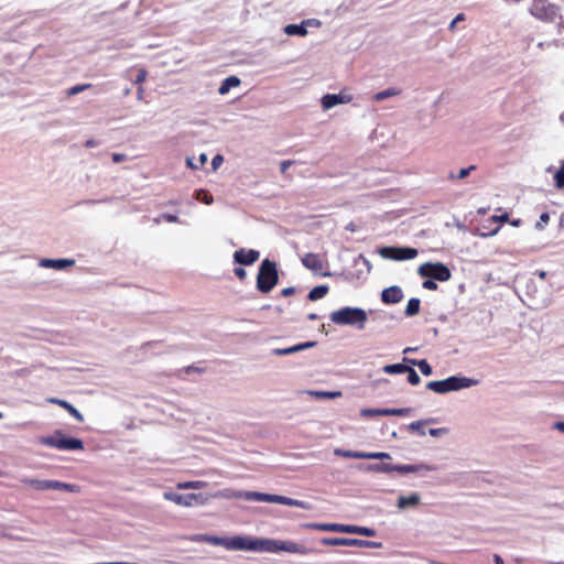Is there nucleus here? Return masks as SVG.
<instances>
[{
    "label": "nucleus",
    "mask_w": 564,
    "mask_h": 564,
    "mask_svg": "<svg viewBox=\"0 0 564 564\" xmlns=\"http://www.w3.org/2000/svg\"><path fill=\"white\" fill-rule=\"evenodd\" d=\"M302 263L305 268L313 270V271H319L323 269V261L319 258L318 254L308 252L304 254L302 258Z\"/></svg>",
    "instance_id": "f3484780"
},
{
    "label": "nucleus",
    "mask_w": 564,
    "mask_h": 564,
    "mask_svg": "<svg viewBox=\"0 0 564 564\" xmlns=\"http://www.w3.org/2000/svg\"><path fill=\"white\" fill-rule=\"evenodd\" d=\"M293 163H294V161H292V160H284V161H282V162L280 163V170H281V173H283V174H284V173L286 172V170H288L291 165H293Z\"/></svg>",
    "instance_id": "de8ad7c7"
},
{
    "label": "nucleus",
    "mask_w": 564,
    "mask_h": 564,
    "mask_svg": "<svg viewBox=\"0 0 564 564\" xmlns=\"http://www.w3.org/2000/svg\"><path fill=\"white\" fill-rule=\"evenodd\" d=\"M240 85V79L236 76H229L223 80L221 85L218 88V93L220 95H226L232 87H237Z\"/></svg>",
    "instance_id": "393cba45"
},
{
    "label": "nucleus",
    "mask_w": 564,
    "mask_h": 564,
    "mask_svg": "<svg viewBox=\"0 0 564 564\" xmlns=\"http://www.w3.org/2000/svg\"><path fill=\"white\" fill-rule=\"evenodd\" d=\"M207 486L206 481L193 480V489H202Z\"/></svg>",
    "instance_id": "5fc2aeb1"
},
{
    "label": "nucleus",
    "mask_w": 564,
    "mask_h": 564,
    "mask_svg": "<svg viewBox=\"0 0 564 564\" xmlns=\"http://www.w3.org/2000/svg\"><path fill=\"white\" fill-rule=\"evenodd\" d=\"M227 550H243L254 552L279 553L286 552L293 554H307L306 546L294 541H280L273 539H252L248 536L227 538Z\"/></svg>",
    "instance_id": "f257e3e1"
},
{
    "label": "nucleus",
    "mask_w": 564,
    "mask_h": 564,
    "mask_svg": "<svg viewBox=\"0 0 564 564\" xmlns=\"http://www.w3.org/2000/svg\"><path fill=\"white\" fill-rule=\"evenodd\" d=\"M163 497L165 500L172 501V502H174L178 506H183V507H193V506H198V505H205L208 500L202 494L181 495V494L167 491V492H164Z\"/></svg>",
    "instance_id": "6e6552de"
},
{
    "label": "nucleus",
    "mask_w": 564,
    "mask_h": 564,
    "mask_svg": "<svg viewBox=\"0 0 564 564\" xmlns=\"http://www.w3.org/2000/svg\"><path fill=\"white\" fill-rule=\"evenodd\" d=\"M409 361L414 365V366H417L420 371L424 375V376H430L432 375V367L430 366V364L425 360V359H422V360H415V359H409Z\"/></svg>",
    "instance_id": "2f4dec72"
},
{
    "label": "nucleus",
    "mask_w": 564,
    "mask_h": 564,
    "mask_svg": "<svg viewBox=\"0 0 564 564\" xmlns=\"http://www.w3.org/2000/svg\"><path fill=\"white\" fill-rule=\"evenodd\" d=\"M432 467L425 465H395V471L400 474L416 473L420 470H432Z\"/></svg>",
    "instance_id": "a878e982"
},
{
    "label": "nucleus",
    "mask_w": 564,
    "mask_h": 564,
    "mask_svg": "<svg viewBox=\"0 0 564 564\" xmlns=\"http://www.w3.org/2000/svg\"><path fill=\"white\" fill-rule=\"evenodd\" d=\"M235 274L239 278V280H245L247 272L243 268L237 267L234 270Z\"/></svg>",
    "instance_id": "3c124183"
},
{
    "label": "nucleus",
    "mask_w": 564,
    "mask_h": 564,
    "mask_svg": "<svg viewBox=\"0 0 564 564\" xmlns=\"http://www.w3.org/2000/svg\"><path fill=\"white\" fill-rule=\"evenodd\" d=\"M193 541L196 542H206L213 545H221L226 547L227 538H220L215 535H208V534H200L193 539Z\"/></svg>",
    "instance_id": "b1692460"
},
{
    "label": "nucleus",
    "mask_w": 564,
    "mask_h": 564,
    "mask_svg": "<svg viewBox=\"0 0 564 564\" xmlns=\"http://www.w3.org/2000/svg\"><path fill=\"white\" fill-rule=\"evenodd\" d=\"M260 257L259 251L254 249H245L240 248L235 251L234 253V260L235 262L243 265H251L253 264Z\"/></svg>",
    "instance_id": "ddd939ff"
},
{
    "label": "nucleus",
    "mask_w": 564,
    "mask_h": 564,
    "mask_svg": "<svg viewBox=\"0 0 564 564\" xmlns=\"http://www.w3.org/2000/svg\"><path fill=\"white\" fill-rule=\"evenodd\" d=\"M46 490H64L68 492H79L80 487L76 484H67L59 480L47 479Z\"/></svg>",
    "instance_id": "dca6fc26"
},
{
    "label": "nucleus",
    "mask_w": 564,
    "mask_h": 564,
    "mask_svg": "<svg viewBox=\"0 0 564 564\" xmlns=\"http://www.w3.org/2000/svg\"><path fill=\"white\" fill-rule=\"evenodd\" d=\"M492 220L495 223H506L509 220V215H508V213H505L500 216L495 215V216H492Z\"/></svg>",
    "instance_id": "8fccbe9b"
},
{
    "label": "nucleus",
    "mask_w": 564,
    "mask_h": 564,
    "mask_svg": "<svg viewBox=\"0 0 564 564\" xmlns=\"http://www.w3.org/2000/svg\"><path fill=\"white\" fill-rule=\"evenodd\" d=\"M420 503V496L416 492L411 494L410 496H400L398 499V507L400 509H405L409 507H415Z\"/></svg>",
    "instance_id": "5701e85b"
},
{
    "label": "nucleus",
    "mask_w": 564,
    "mask_h": 564,
    "mask_svg": "<svg viewBox=\"0 0 564 564\" xmlns=\"http://www.w3.org/2000/svg\"><path fill=\"white\" fill-rule=\"evenodd\" d=\"M554 182L557 188L564 187V161L562 162L560 169L554 174Z\"/></svg>",
    "instance_id": "f704fd0d"
},
{
    "label": "nucleus",
    "mask_w": 564,
    "mask_h": 564,
    "mask_svg": "<svg viewBox=\"0 0 564 564\" xmlns=\"http://www.w3.org/2000/svg\"><path fill=\"white\" fill-rule=\"evenodd\" d=\"M441 432H442V430H441V429H431V430H430V434H431L432 436H437V435H440V434H441Z\"/></svg>",
    "instance_id": "0e129e2a"
},
{
    "label": "nucleus",
    "mask_w": 564,
    "mask_h": 564,
    "mask_svg": "<svg viewBox=\"0 0 564 564\" xmlns=\"http://www.w3.org/2000/svg\"><path fill=\"white\" fill-rule=\"evenodd\" d=\"M48 402L53 403V404H57L61 408L65 409L77 422L82 423L84 421L83 414L66 400L52 398V399H48Z\"/></svg>",
    "instance_id": "2eb2a0df"
},
{
    "label": "nucleus",
    "mask_w": 564,
    "mask_h": 564,
    "mask_svg": "<svg viewBox=\"0 0 564 564\" xmlns=\"http://www.w3.org/2000/svg\"><path fill=\"white\" fill-rule=\"evenodd\" d=\"M402 299H403V292L397 285L387 288L381 293V301L384 304H397V303L401 302Z\"/></svg>",
    "instance_id": "4468645a"
},
{
    "label": "nucleus",
    "mask_w": 564,
    "mask_h": 564,
    "mask_svg": "<svg viewBox=\"0 0 564 564\" xmlns=\"http://www.w3.org/2000/svg\"><path fill=\"white\" fill-rule=\"evenodd\" d=\"M147 76H148V72L144 68L138 69V74L135 76L134 84L141 85L147 79Z\"/></svg>",
    "instance_id": "a19ab883"
},
{
    "label": "nucleus",
    "mask_w": 564,
    "mask_h": 564,
    "mask_svg": "<svg viewBox=\"0 0 564 564\" xmlns=\"http://www.w3.org/2000/svg\"><path fill=\"white\" fill-rule=\"evenodd\" d=\"M341 533L360 534L365 536H375L376 531L368 527H359L354 524H343Z\"/></svg>",
    "instance_id": "aec40b11"
},
{
    "label": "nucleus",
    "mask_w": 564,
    "mask_h": 564,
    "mask_svg": "<svg viewBox=\"0 0 564 564\" xmlns=\"http://www.w3.org/2000/svg\"><path fill=\"white\" fill-rule=\"evenodd\" d=\"M40 264L44 268H52L56 270H62L75 264V260L73 259H43Z\"/></svg>",
    "instance_id": "a211bd4d"
},
{
    "label": "nucleus",
    "mask_w": 564,
    "mask_h": 564,
    "mask_svg": "<svg viewBox=\"0 0 564 564\" xmlns=\"http://www.w3.org/2000/svg\"><path fill=\"white\" fill-rule=\"evenodd\" d=\"M370 469L376 470V471L391 473V471H395V465L382 463V464H377V465L370 466Z\"/></svg>",
    "instance_id": "c9c22d12"
},
{
    "label": "nucleus",
    "mask_w": 564,
    "mask_h": 564,
    "mask_svg": "<svg viewBox=\"0 0 564 564\" xmlns=\"http://www.w3.org/2000/svg\"><path fill=\"white\" fill-rule=\"evenodd\" d=\"M530 13L542 22L554 23L558 33L564 31V19L560 13V8L549 0H533Z\"/></svg>",
    "instance_id": "f03ea898"
},
{
    "label": "nucleus",
    "mask_w": 564,
    "mask_h": 564,
    "mask_svg": "<svg viewBox=\"0 0 564 564\" xmlns=\"http://www.w3.org/2000/svg\"><path fill=\"white\" fill-rule=\"evenodd\" d=\"M475 169H476V166H475V165H470V166H468V167L460 169V171H459V173H458V175H457L456 177H457V178H459V180L465 178V177H466V176H468V175H469V173H470L471 171H474Z\"/></svg>",
    "instance_id": "a18cd8bd"
},
{
    "label": "nucleus",
    "mask_w": 564,
    "mask_h": 564,
    "mask_svg": "<svg viewBox=\"0 0 564 564\" xmlns=\"http://www.w3.org/2000/svg\"><path fill=\"white\" fill-rule=\"evenodd\" d=\"M223 156L221 155H216L214 159H213V165L214 167H217L219 164L223 163Z\"/></svg>",
    "instance_id": "4d7b16f0"
},
{
    "label": "nucleus",
    "mask_w": 564,
    "mask_h": 564,
    "mask_svg": "<svg viewBox=\"0 0 564 564\" xmlns=\"http://www.w3.org/2000/svg\"><path fill=\"white\" fill-rule=\"evenodd\" d=\"M231 497L245 499L248 501H264V502H270V503H280V505L290 506V507H300V508L304 507V502L296 500V499H292V498H289L285 496H280V495H271V494H263V492H257V491H239V492L232 494Z\"/></svg>",
    "instance_id": "39448f33"
},
{
    "label": "nucleus",
    "mask_w": 564,
    "mask_h": 564,
    "mask_svg": "<svg viewBox=\"0 0 564 564\" xmlns=\"http://www.w3.org/2000/svg\"><path fill=\"white\" fill-rule=\"evenodd\" d=\"M185 371H186L187 373H189V372H192V371H193V372H203V369L197 368V367H195V366H188V367H186V368H185Z\"/></svg>",
    "instance_id": "bf43d9fd"
},
{
    "label": "nucleus",
    "mask_w": 564,
    "mask_h": 564,
    "mask_svg": "<svg viewBox=\"0 0 564 564\" xmlns=\"http://www.w3.org/2000/svg\"><path fill=\"white\" fill-rule=\"evenodd\" d=\"M464 20H465V14H464V13H458V14L454 18V20L451 22V24H449L448 29H449L451 31H454L455 25H456V24H458V22L464 21Z\"/></svg>",
    "instance_id": "49530a36"
},
{
    "label": "nucleus",
    "mask_w": 564,
    "mask_h": 564,
    "mask_svg": "<svg viewBox=\"0 0 564 564\" xmlns=\"http://www.w3.org/2000/svg\"><path fill=\"white\" fill-rule=\"evenodd\" d=\"M421 301L417 297H412L409 300L408 305L405 307L404 314L406 316H414L420 312Z\"/></svg>",
    "instance_id": "c85d7f7f"
},
{
    "label": "nucleus",
    "mask_w": 564,
    "mask_h": 564,
    "mask_svg": "<svg viewBox=\"0 0 564 564\" xmlns=\"http://www.w3.org/2000/svg\"><path fill=\"white\" fill-rule=\"evenodd\" d=\"M97 145H98V141H96L94 139H89L85 142V147L88 149L97 147Z\"/></svg>",
    "instance_id": "13d9d810"
},
{
    "label": "nucleus",
    "mask_w": 564,
    "mask_h": 564,
    "mask_svg": "<svg viewBox=\"0 0 564 564\" xmlns=\"http://www.w3.org/2000/svg\"><path fill=\"white\" fill-rule=\"evenodd\" d=\"M419 274L423 278H430L440 282L448 281L452 276L449 269L441 263H424L419 268Z\"/></svg>",
    "instance_id": "0eeeda50"
},
{
    "label": "nucleus",
    "mask_w": 564,
    "mask_h": 564,
    "mask_svg": "<svg viewBox=\"0 0 564 564\" xmlns=\"http://www.w3.org/2000/svg\"><path fill=\"white\" fill-rule=\"evenodd\" d=\"M306 529L323 531V532H340L343 530L341 523H306Z\"/></svg>",
    "instance_id": "412c9836"
},
{
    "label": "nucleus",
    "mask_w": 564,
    "mask_h": 564,
    "mask_svg": "<svg viewBox=\"0 0 564 564\" xmlns=\"http://www.w3.org/2000/svg\"><path fill=\"white\" fill-rule=\"evenodd\" d=\"M330 321L336 325L357 326L359 329L365 328L367 322V313L359 307H343L330 314Z\"/></svg>",
    "instance_id": "7ed1b4c3"
},
{
    "label": "nucleus",
    "mask_w": 564,
    "mask_h": 564,
    "mask_svg": "<svg viewBox=\"0 0 564 564\" xmlns=\"http://www.w3.org/2000/svg\"><path fill=\"white\" fill-rule=\"evenodd\" d=\"M536 273H538V275H539L541 279H545V276H546V272H545V271H538Z\"/></svg>",
    "instance_id": "69168bd1"
},
{
    "label": "nucleus",
    "mask_w": 564,
    "mask_h": 564,
    "mask_svg": "<svg viewBox=\"0 0 564 564\" xmlns=\"http://www.w3.org/2000/svg\"><path fill=\"white\" fill-rule=\"evenodd\" d=\"M284 32L288 34V35H300V36H304L307 34V30L305 29V26L303 24H288L285 28H284Z\"/></svg>",
    "instance_id": "c756f323"
},
{
    "label": "nucleus",
    "mask_w": 564,
    "mask_h": 564,
    "mask_svg": "<svg viewBox=\"0 0 564 564\" xmlns=\"http://www.w3.org/2000/svg\"><path fill=\"white\" fill-rule=\"evenodd\" d=\"M314 345H315L314 341H306V343H301V344H297V345H294V346H291V347H288V348H275V349H273L272 352L275 356L291 355V354H294V352H297V351L311 348Z\"/></svg>",
    "instance_id": "6ab92c4d"
},
{
    "label": "nucleus",
    "mask_w": 564,
    "mask_h": 564,
    "mask_svg": "<svg viewBox=\"0 0 564 564\" xmlns=\"http://www.w3.org/2000/svg\"><path fill=\"white\" fill-rule=\"evenodd\" d=\"M406 370H410V367L403 364L387 365L383 368L386 373H405Z\"/></svg>",
    "instance_id": "473e14b6"
},
{
    "label": "nucleus",
    "mask_w": 564,
    "mask_h": 564,
    "mask_svg": "<svg viewBox=\"0 0 564 564\" xmlns=\"http://www.w3.org/2000/svg\"><path fill=\"white\" fill-rule=\"evenodd\" d=\"M111 158L115 163H120L127 160V155L122 153H112Z\"/></svg>",
    "instance_id": "09e8293b"
},
{
    "label": "nucleus",
    "mask_w": 564,
    "mask_h": 564,
    "mask_svg": "<svg viewBox=\"0 0 564 564\" xmlns=\"http://www.w3.org/2000/svg\"><path fill=\"white\" fill-rule=\"evenodd\" d=\"M422 286L430 291L437 290V283L433 279H430V278L427 280L423 281Z\"/></svg>",
    "instance_id": "79ce46f5"
},
{
    "label": "nucleus",
    "mask_w": 564,
    "mask_h": 564,
    "mask_svg": "<svg viewBox=\"0 0 564 564\" xmlns=\"http://www.w3.org/2000/svg\"><path fill=\"white\" fill-rule=\"evenodd\" d=\"M335 455L345 457V458H357V459H383L390 458V454L378 452V453H366V452H357V451H346L336 448Z\"/></svg>",
    "instance_id": "f8f14e48"
},
{
    "label": "nucleus",
    "mask_w": 564,
    "mask_h": 564,
    "mask_svg": "<svg viewBox=\"0 0 564 564\" xmlns=\"http://www.w3.org/2000/svg\"><path fill=\"white\" fill-rule=\"evenodd\" d=\"M197 199L202 200L203 203L209 205L213 203V196L208 194L207 192L200 191L197 193Z\"/></svg>",
    "instance_id": "ea45409f"
},
{
    "label": "nucleus",
    "mask_w": 564,
    "mask_h": 564,
    "mask_svg": "<svg viewBox=\"0 0 564 564\" xmlns=\"http://www.w3.org/2000/svg\"><path fill=\"white\" fill-rule=\"evenodd\" d=\"M381 256L397 261L411 260L417 256V250L410 247H386L381 249Z\"/></svg>",
    "instance_id": "9d476101"
},
{
    "label": "nucleus",
    "mask_w": 564,
    "mask_h": 564,
    "mask_svg": "<svg viewBox=\"0 0 564 564\" xmlns=\"http://www.w3.org/2000/svg\"><path fill=\"white\" fill-rule=\"evenodd\" d=\"M410 409H387V411H382L383 416H404L410 413Z\"/></svg>",
    "instance_id": "72a5a7b5"
},
{
    "label": "nucleus",
    "mask_w": 564,
    "mask_h": 564,
    "mask_svg": "<svg viewBox=\"0 0 564 564\" xmlns=\"http://www.w3.org/2000/svg\"><path fill=\"white\" fill-rule=\"evenodd\" d=\"M495 564H505L503 558L499 554H494Z\"/></svg>",
    "instance_id": "052dcab7"
},
{
    "label": "nucleus",
    "mask_w": 564,
    "mask_h": 564,
    "mask_svg": "<svg viewBox=\"0 0 564 564\" xmlns=\"http://www.w3.org/2000/svg\"><path fill=\"white\" fill-rule=\"evenodd\" d=\"M551 45H555V46H557V41H553V42H540V43L538 44V46H539L540 48H544V47H546V46L549 47V46H551Z\"/></svg>",
    "instance_id": "6e6d98bb"
},
{
    "label": "nucleus",
    "mask_w": 564,
    "mask_h": 564,
    "mask_svg": "<svg viewBox=\"0 0 564 564\" xmlns=\"http://www.w3.org/2000/svg\"><path fill=\"white\" fill-rule=\"evenodd\" d=\"M405 373H408V381L410 384L416 386L421 382L419 375L413 368L410 367V370H406Z\"/></svg>",
    "instance_id": "4c0bfd02"
},
{
    "label": "nucleus",
    "mask_w": 564,
    "mask_h": 564,
    "mask_svg": "<svg viewBox=\"0 0 564 564\" xmlns=\"http://www.w3.org/2000/svg\"><path fill=\"white\" fill-rule=\"evenodd\" d=\"M279 282V273L276 263L269 259H264L258 271L257 289L261 293H269Z\"/></svg>",
    "instance_id": "20e7f679"
},
{
    "label": "nucleus",
    "mask_w": 564,
    "mask_h": 564,
    "mask_svg": "<svg viewBox=\"0 0 564 564\" xmlns=\"http://www.w3.org/2000/svg\"><path fill=\"white\" fill-rule=\"evenodd\" d=\"M350 98H346L341 95L327 94L322 98V106L324 109H330L336 105L348 102Z\"/></svg>",
    "instance_id": "4be33fe9"
},
{
    "label": "nucleus",
    "mask_w": 564,
    "mask_h": 564,
    "mask_svg": "<svg viewBox=\"0 0 564 564\" xmlns=\"http://www.w3.org/2000/svg\"><path fill=\"white\" fill-rule=\"evenodd\" d=\"M308 319L315 321V319H317V315L315 313H311V314H308Z\"/></svg>",
    "instance_id": "774afa93"
},
{
    "label": "nucleus",
    "mask_w": 564,
    "mask_h": 564,
    "mask_svg": "<svg viewBox=\"0 0 564 564\" xmlns=\"http://www.w3.org/2000/svg\"><path fill=\"white\" fill-rule=\"evenodd\" d=\"M328 291L329 288L327 285H317L310 291L307 297L310 301H317L326 296Z\"/></svg>",
    "instance_id": "bb28decb"
},
{
    "label": "nucleus",
    "mask_w": 564,
    "mask_h": 564,
    "mask_svg": "<svg viewBox=\"0 0 564 564\" xmlns=\"http://www.w3.org/2000/svg\"><path fill=\"white\" fill-rule=\"evenodd\" d=\"M177 489H193V481H183L176 485Z\"/></svg>",
    "instance_id": "864d4df0"
},
{
    "label": "nucleus",
    "mask_w": 564,
    "mask_h": 564,
    "mask_svg": "<svg viewBox=\"0 0 564 564\" xmlns=\"http://www.w3.org/2000/svg\"><path fill=\"white\" fill-rule=\"evenodd\" d=\"M91 87V84H79V85H76V86H73L70 87L68 90H67V95L68 96H74V95H77L84 90H87Z\"/></svg>",
    "instance_id": "e433bc0d"
},
{
    "label": "nucleus",
    "mask_w": 564,
    "mask_h": 564,
    "mask_svg": "<svg viewBox=\"0 0 564 564\" xmlns=\"http://www.w3.org/2000/svg\"><path fill=\"white\" fill-rule=\"evenodd\" d=\"M21 482L25 486L32 487L35 490H46L47 480L22 478Z\"/></svg>",
    "instance_id": "cd10ccee"
},
{
    "label": "nucleus",
    "mask_w": 564,
    "mask_h": 564,
    "mask_svg": "<svg viewBox=\"0 0 564 564\" xmlns=\"http://www.w3.org/2000/svg\"><path fill=\"white\" fill-rule=\"evenodd\" d=\"M45 443L63 451H79L84 448L83 441L74 437H50Z\"/></svg>",
    "instance_id": "9b49d317"
},
{
    "label": "nucleus",
    "mask_w": 564,
    "mask_h": 564,
    "mask_svg": "<svg viewBox=\"0 0 564 564\" xmlns=\"http://www.w3.org/2000/svg\"><path fill=\"white\" fill-rule=\"evenodd\" d=\"M323 545H345V546H359V547H381L380 542L360 540V539H350V538H323L321 540Z\"/></svg>",
    "instance_id": "1a4fd4ad"
},
{
    "label": "nucleus",
    "mask_w": 564,
    "mask_h": 564,
    "mask_svg": "<svg viewBox=\"0 0 564 564\" xmlns=\"http://www.w3.org/2000/svg\"><path fill=\"white\" fill-rule=\"evenodd\" d=\"M550 220V215L547 213H542L540 215V220L536 223V228L542 229L545 224Z\"/></svg>",
    "instance_id": "c03bdc74"
},
{
    "label": "nucleus",
    "mask_w": 564,
    "mask_h": 564,
    "mask_svg": "<svg viewBox=\"0 0 564 564\" xmlns=\"http://www.w3.org/2000/svg\"><path fill=\"white\" fill-rule=\"evenodd\" d=\"M400 94V90L397 89V88H388V89H384L382 91H379L377 93L375 96H373V100L376 101H382L387 98H390V97H393V96H397Z\"/></svg>",
    "instance_id": "7c9ffc66"
},
{
    "label": "nucleus",
    "mask_w": 564,
    "mask_h": 564,
    "mask_svg": "<svg viewBox=\"0 0 564 564\" xmlns=\"http://www.w3.org/2000/svg\"><path fill=\"white\" fill-rule=\"evenodd\" d=\"M164 217H165V219H166L167 221H170V223H175V221H177V216H175V215H165Z\"/></svg>",
    "instance_id": "680f3d73"
},
{
    "label": "nucleus",
    "mask_w": 564,
    "mask_h": 564,
    "mask_svg": "<svg viewBox=\"0 0 564 564\" xmlns=\"http://www.w3.org/2000/svg\"><path fill=\"white\" fill-rule=\"evenodd\" d=\"M409 429L413 432H416L421 435H425V431L422 429V423L421 422H412L410 425H409Z\"/></svg>",
    "instance_id": "37998d69"
},
{
    "label": "nucleus",
    "mask_w": 564,
    "mask_h": 564,
    "mask_svg": "<svg viewBox=\"0 0 564 564\" xmlns=\"http://www.w3.org/2000/svg\"><path fill=\"white\" fill-rule=\"evenodd\" d=\"M520 224H521L520 219H516V220L511 221V225L514 226V227L520 226Z\"/></svg>",
    "instance_id": "338daca9"
},
{
    "label": "nucleus",
    "mask_w": 564,
    "mask_h": 564,
    "mask_svg": "<svg viewBox=\"0 0 564 564\" xmlns=\"http://www.w3.org/2000/svg\"><path fill=\"white\" fill-rule=\"evenodd\" d=\"M294 293H295V289H294V288H292V286L285 288V289H283V290L281 291V295H282L283 297L291 296V295H293Z\"/></svg>",
    "instance_id": "603ef678"
},
{
    "label": "nucleus",
    "mask_w": 564,
    "mask_h": 564,
    "mask_svg": "<svg viewBox=\"0 0 564 564\" xmlns=\"http://www.w3.org/2000/svg\"><path fill=\"white\" fill-rule=\"evenodd\" d=\"M382 411H387V409H364L361 411L362 416H383Z\"/></svg>",
    "instance_id": "58836bf2"
},
{
    "label": "nucleus",
    "mask_w": 564,
    "mask_h": 564,
    "mask_svg": "<svg viewBox=\"0 0 564 564\" xmlns=\"http://www.w3.org/2000/svg\"><path fill=\"white\" fill-rule=\"evenodd\" d=\"M555 429L558 430L560 432L564 433V421L563 422H556L555 423Z\"/></svg>",
    "instance_id": "e2e57ef3"
},
{
    "label": "nucleus",
    "mask_w": 564,
    "mask_h": 564,
    "mask_svg": "<svg viewBox=\"0 0 564 564\" xmlns=\"http://www.w3.org/2000/svg\"><path fill=\"white\" fill-rule=\"evenodd\" d=\"M471 386V380L465 377H449L445 380L430 381L426 388L435 393H446Z\"/></svg>",
    "instance_id": "423d86ee"
}]
</instances>
